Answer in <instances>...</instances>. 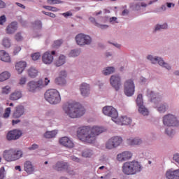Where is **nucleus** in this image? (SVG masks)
<instances>
[{"mask_svg":"<svg viewBox=\"0 0 179 179\" xmlns=\"http://www.w3.org/2000/svg\"><path fill=\"white\" fill-rule=\"evenodd\" d=\"M147 96L150 98L151 101L155 103V104L157 103H159L160 101V97H159L158 94H155L153 91H151L150 90H148L147 91Z\"/></svg>","mask_w":179,"mask_h":179,"instance_id":"nucleus-26","label":"nucleus"},{"mask_svg":"<svg viewBox=\"0 0 179 179\" xmlns=\"http://www.w3.org/2000/svg\"><path fill=\"white\" fill-rule=\"evenodd\" d=\"M122 172L126 176H133L142 170L141 164L136 161L125 162L122 166Z\"/></svg>","mask_w":179,"mask_h":179,"instance_id":"nucleus-3","label":"nucleus"},{"mask_svg":"<svg viewBox=\"0 0 179 179\" xmlns=\"http://www.w3.org/2000/svg\"><path fill=\"white\" fill-rule=\"evenodd\" d=\"M136 103L140 114H142V115H149V110L143 106V96L142 94H140L138 95Z\"/></svg>","mask_w":179,"mask_h":179,"instance_id":"nucleus-11","label":"nucleus"},{"mask_svg":"<svg viewBox=\"0 0 179 179\" xmlns=\"http://www.w3.org/2000/svg\"><path fill=\"white\" fill-rule=\"evenodd\" d=\"M90 21L94 24L96 27H99L102 30H104V29H108V25L107 24H100L97 22H96V19L93 17H90Z\"/></svg>","mask_w":179,"mask_h":179,"instance_id":"nucleus-31","label":"nucleus"},{"mask_svg":"<svg viewBox=\"0 0 179 179\" xmlns=\"http://www.w3.org/2000/svg\"><path fill=\"white\" fill-rule=\"evenodd\" d=\"M5 178V168L1 167L0 169V179H3Z\"/></svg>","mask_w":179,"mask_h":179,"instance_id":"nucleus-52","label":"nucleus"},{"mask_svg":"<svg viewBox=\"0 0 179 179\" xmlns=\"http://www.w3.org/2000/svg\"><path fill=\"white\" fill-rule=\"evenodd\" d=\"M52 55H55V50L52 51L51 52H45L42 57L43 63L45 64L46 65H50V64H52V61H54V56Z\"/></svg>","mask_w":179,"mask_h":179,"instance_id":"nucleus-15","label":"nucleus"},{"mask_svg":"<svg viewBox=\"0 0 179 179\" xmlns=\"http://www.w3.org/2000/svg\"><path fill=\"white\" fill-rule=\"evenodd\" d=\"M131 157L132 153L129 152V151H124L117 155V159L118 162H125L127 160H129V159H131Z\"/></svg>","mask_w":179,"mask_h":179,"instance_id":"nucleus-20","label":"nucleus"},{"mask_svg":"<svg viewBox=\"0 0 179 179\" xmlns=\"http://www.w3.org/2000/svg\"><path fill=\"white\" fill-rule=\"evenodd\" d=\"M10 90H12V89L8 85H6L2 88L1 93L2 94H9Z\"/></svg>","mask_w":179,"mask_h":179,"instance_id":"nucleus-41","label":"nucleus"},{"mask_svg":"<svg viewBox=\"0 0 179 179\" xmlns=\"http://www.w3.org/2000/svg\"><path fill=\"white\" fill-rule=\"evenodd\" d=\"M76 41L78 45H86L92 43V38L83 34H78L76 36Z\"/></svg>","mask_w":179,"mask_h":179,"instance_id":"nucleus-10","label":"nucleus"},{"mask_svg":"<svg viewBox=\"0 0 179 179\" xmlns=\"http://www.w3.org/2000/svg\"><path fill=\"white\" fill-rule=\"evenodd\" d=\"M115 71L114 67H108L106 69L103 71V75H111V73H113V72Z\"/></svg>","mask_w":179,"mask_h":179,"instance_id":"nucleus-39","label":"nucleus"},{"mask_svg":"<svg viewBox=\"0 0 179 179\" xmlns=\"http://www.w3.org/2000/svg\"><path fill=\"white\" fill-rule=\"evenodd\" d=\"M16 5H17V6H19L20 8H22V9H24L26 8V6H24L23 4L20 3H16Z\"/></svg>","mask_w":179,"mask_h":179,"instance_id":"nucleus-63","label":"nucleus"},{"mask_svg":"<svg viewBox=\"0 0 179 179\" xmlns=\"http://www.w3.org/2000/svg\"><path fill=\"white\" fill-rule=\"evenodd\" d=\"M109 21L110 23H114V22H115V23H118V22H117V17H110Z\"/></svg>","mask_w":179,"mask_h":179,"instance_id":"nucleus-58","label":"nucleus"},{"mask_svg":"<svg viewBox=\"0 0 179 179\" xmlns=\"http://www.w3.org/2000/svg\"><path fill=\"white\" fill-rule=\"evenodd\" d=\"M57 134H58V131H57V130H53L51 131H46L44 134V136L47 139H51V138H55V136H57Z\"/></svg>","mask_w":179,"mask_h":179,"instance_id":"nucleus-34","label":"nucleus"},{"mask_svg":"<svg viewBox=\"0 0 179 179\" xmlns=\"http://www.w3.org/2000/svg\"><path fill=\"white\" fill-rule=\"evenodd\" d=\"M15 39L16 41H22V40H23V36H22L20 33H17L15 36Z\"/></svg>","mask_w":179,"mask_h":179,"instance_id":"nucleus-50","label":"nucleus"},{"mask_svg":"<svg viewBox=\"0 0 179 179\" xmlns=\"http://www.w3.org/2000/svg\"><path fill=\"white\" fill-rule=\"evenodd\" d=\"M43 80H39L38 81H30L27 83V89L29 92L34 93L37 89H43Z\"/></svg>","mask_w":179,"mask_h":179,"instance_id":"nucleus-13","label":"nucleus"},{"mask_svg":"<svg viewBox=\"0 0 179 179\" xmlns=\"http://www.w3.org/2000/svg\"><path fill=\"white\" fill-rule=\"evenodd\" d=\"M134 93H135L134 80H128L124 83V94L128 97H131V96H134Z\"/></svg>","mask_w":179,"mask_h":179,"instance_id":"nucleus-9","label":"nucleus"},{"mask_svg":"<svg viewBox=\"0 0 179 179\" xmlns=\"http://www.w3.org/2000/svg\"><path fill=\"white\" fill-rule=\"evenodd\" d=\"M142 142H143L142 139L139 138V137L127 139V143L129 145H131V146H135L136 145H141Z\"/></svg>","mask_w":179,"mask_h":179,"instance_id":"nucleus-30","label":"nucleus"},{"mask_svg":"<svg viewBox=\"0 0 179 179\" xmlns=\"http://www.w3.org/2000/svg\"><path fill=\"white\" fill-rule=\"evenodd\" d=\"M22 136V131L20 130L15 129L10 131L6 136L8 141H16Z\"/></svg>","mask_w":179,"mask_h":179,"instance_id":"nucleus-16","label":"nucleus"},{"mask_svg":"<svg viewBox=\"0 0 179 179\" xmlns=\"http://www.w3.org/2000/svg\"><path fill=\"white\" fill-rule=\"evenodd\" d=\"M10 111H11L10 108H6L5 112L3 115V118H9V115H10Z\"/></svg>","mask_w":179,"mask_h":179,"instance_id":"nucleus-44","label":"nucleus"},{"mask_svg":"<svg viewBox=\"0 0 179 179\" xmlns=\"http://www.w3.org/2000/svg\"><path fill=\"white\" fill-rule=\"evenodd\" d=\"M29 150H36V149H38V145L33 144L31 147L28 148Z\"/></svg>","mask_w":179,"mask_h":179,"instance_id":"nucleus-56","label":"nucleus"},{"mask_svg":"<svg viewBox=\"0 0 179 179\" xmlns=\"http://www.w3.org/2000/svg\"><path fill=\"white\" fill-rule=\"evenodd\" d=\"M80 92L83 97H87L90 94V85L87 83H82L80 86Z\"/></svg>","mask_w":179,"mask_h":179,"instance_id":"nucleus-18","label":"nucleus"},{"mask_svg":"<svg viewBox=\"0 0 179 179\" xmlns=\"http://www.w3.org/2000/svg\"><path fill=\"white\" fill-rule=\"evenodd\" d=\"M45 99L50 104H58L61 103V95L59 92L55 89H50L45 93Z\"/></svg>","mask_w":179,"mask_h":179,"instance_id":"nucleus-5","label":"nucleus"},{"mask_svg":"<svg viewBox=\"0 0 179 179\" xmlns=\"http://www.w3.org/2000/svg\"><path fill=\"white\" fill-rule=\"evenodd\" d=\"M41 57V55H40V52H36L31 55V58L33 61H37V59H40Z\"/></svg>","mask_w":179,"mask_h":179,"instance_id":"nucleus-46","label":"nucleus"},{"mask_svg":"<svg viewBox=\"0 0 179 179\" xmlns=\"http://www.w3.org/2000/svg\"><path fill=\"white\" fill-rule=\"evenodd\" d=\"M166 177L168 179H179V169L175 171H167Z\"/></svg>","mask_w":179,"mask_h":179,"instance_id":"nucleus-25","label":"nucleus"},{"mask_svg":"<svg viewBox=\"0 0 179 179\" xmlns=\"http://www.w3.org/2000/svg\"><path fill=\"white\" fill-rule=\"evenodd\" d=\"M43 13L46 15V16H50V17H55V14L52 13L43 11Z\"/></svg>","mask_w":179,"mask_h":179,"instance_id":"nucleus-55","label":"nucleus"},{"mask_svg":"<svg viewBox=\"0 0 179 179\" xmlns=\"http://www.w3.org/2000/svg\"><path fill=\"white\" fill-rule=\"evenodd\" d=\"M17 30V22H11L10 24H9L7 27L6 31L8 34H13L15 31Z\"/></svg>","mask_w":179,"mask_h":179,"instance_id":"nucleus-28","label":"nucleus"},{"mask_svg":"<svg viewBox=\"0 0 179 179\" xmlns=\"http://www.w3.org/2000/svg\"><path fill=\"white\" fill-rule=\"evenodd\" d=\"M165 133L168 136H172V135H174V131L172 130L171 127H168L165 130Z\"/></svg>","mask_w":179,"mask_h":179,"instance_id":"nucleus-45","label":"nucleus"},{"mask_svg":"<svg viewBox=\"0 0 179 179\" xmlns=\"http://www.w3.org/2000/svg\"><path fill=\"white\" fill-rule=\"evenodd\" d=\"M122 143V138L120 136H113L110 138L106 143V148L108 150L118 148Z\"/></svg>","mask_w":179,"mask_h":179,"instance_id":"nucleus-7","label":"nucleus"},{"mask_svg":"<svg viewBox=\"0 0 179 179\" xmlns=\"http://www.w3.org/2000/svg\"><path fill=\"white\" fill-rule=\"evenodd\" d=\"M103 113L105 115L108 117H111L112 121H115L117 117H118V112L113 106H105L103 108Z\"/></svg>","mask_w":179,"mask_h":179,"instance_id":"nucleus-12","label":"nucleus"},{"mask_svg":"<svg viewBox=\"0 0 179 179\" xmlns=\"http://www.w3.org/2000/svg\"><path fill=\"white\" fill-rule=\"evenodd\" d=\"M26 82H27V78H26L25 76H22L20 78L19 80V85H26Z\"/></svg>","mask_w":179,"mask_h":179,"instance_id":"nucleus-48","label":"nucleus"},{"mask_svg":"<svg viewBox=\"0 0 179 179\" xmlns=\"http://www.w3.org/2000/svg\"><path fill=\"white\" fill-rule=\"evenodd\" d=\"M43 8H44V9H47V10H51L52 6H44Z\"/></svg>","mask_w":179,"mask_h":179,"instance_id":"nucleus-64","label":"nucleus"},{"mask_svg":"<svg viewBox=\"0 0 179 179\" xmlns=\"http://www.w3.org/2000/svg\"><path fill=\"white\" fill-rule=\"evenodd\" d=\"M65 78H66V71H62L59 73V77L55 80L56 85H65V83H66Z\"/></svg>","mask_w":179,"mask_h":179,"instance_id":"nucleus-23","label":"nucleus"},{"mask_svg":"<svg viewBox=\"0 0 179 179\" xmlns=\"http://www.w3.org/2000/svg\"><path fill=\"white\" fill-rule=\"evenodd\" d=\"M60 145L62 146H65V148H72L74 146L73 142L71 141V139L66 136L62 137L59 139Z\"/></svg>","mask_w":179,"mask_h":179,"instance_id":"nucleus-22","label":"nucleus"},{"mask_svg":"<svg viewBox=\"0 0 179 179\" xmlns=\"http://www.w3.org/2000/svg\"><path fill=\"white\" fill-rule=\"evenodd\" d=\"M28 75L30 78H36L38 75V70L36 68L31 67L28 69Z\"/></svg>","mask_w":179,"mask_h":179,"instance_id":"nucleus-33","label":"nucleus"},{"mask_svg":"<svg viewBox=\"0 0 179 179\" xmlns=\"http://www.w3.org/2000/svg\"><path fill=\"white\" fill-rule=\"evenodd\" d=\"M104 132V128L98 126L90 127L85 126L80 128L77 131V136L82 142L86 143H94L96 141V138Z\"/></svg>","mask_w":179,"mask_h":179,"instance_id":"nucleus-1","label":"nucleus"},{"mask_svg":"<svg viewBox=\"0 0 179 179\" xmlns=\"http://www.w3.org/2000/svg\"><path fill=\"white\" fill-rule=\"evenodd\" d=\"M47 3L49 5H57V3H61V1H58V0H47Z\"/></svg>","mask_w":179,"mask_h":179,"instance_id":"nucleus-49","label":"nucleus"},{"mask_svg":"<svg viewBox=\"0 0 179 179\" xmlns=\"http://www.w3.org/2000/svg\"><path fill=\"white\" fill-rule=\"evenodd\" d=\"M10 78V73L8 71H4L0 74V82H5Z\"/></svg>","mask_w":179,"mask_h":179,"instance_id":"nucleus-35","label":"nucleus"},{"mask_svg":"<svg viewBox=\"0 0 179 179\" xmlns=\"http://www.w3.org/2000/svg\"><path fill=\"white\" fill-rule=\"evenodd\" d=\"M114 122L118 125H129V124L132 122V120L127 116L121 117H117V118L115 119Z\"/></svg>","mask_w":179,"mask_h":179,"instance_id":"nucleus-19","label":"nucleus"},{"mask_svg":"<svg viewBox=\"0 0 179 179\" xmlns=\"http://www.w3.org/2000/svg\"><path fill=\"white\" fill-rule=\"evenodd\" d=\"M63 110L70 118H79L85 113V108L78 102L71 101L64 104Z\"/></svg>","mask_w":179,"mask_h":179,"instance_id":"nucleus-2","label":"nucleus"},{"mask_svg":"<svg viewBox=\"0 0 179 179\" xmlns=\"http://www.w3.org/2000/svg\"><path fill=\"white\" fill-rule=\"evenodd\" d=\"M6 22V17L5 15H2L0 17V24H3Z\"/></svg>","mask_w":179,"mask_h":179,"instance_id":"nucleus-57","label":"nucleus"},{"mask_svg":"<svg viewBox=\"0 0 179 179\" xmlns=\"http://www.w3.org/2000/svg\"><path fill=\"white\" fill-rule=\"evenodd\" d=\"M22 115H24V106H17L13 113V118H20Z\"/></svg>","mask_w":179,"mask_h":179,"instance_id":"nucleus-21","label":"nucleus"},{"mask_svg":"<svg viewBox=\"0 0 179 179\" xmlns=\"http://www.w3.org/2000/svg\"><path fill=\"white\" fill-rule=\"evenodd\" d=\"M63 16H64V17H68V16H72V13L69 12L64 13Z\"/></svg>","mask_w":179,"mask_h":179,"instance_id":"nucleus-60","label":"nucleus"},{"mask_svg":"<svg viewBox=\"0 0 179 179\" xmlns=\"http://www.w3.org/2000/svg\"><path fill=\"white\" fill-rule=\"evenodd\" d=\"M147 58L148 59L151 61L152 64L158 63L159 65H160L161 66H164V68H166V69H168V71H170V69H171V67L169 64H167V63L164 62V61L160 57H153V56L152 55H148Z\"/></svg>","mask_w":179,"mask_h":179,"instance_id":"nucleus-14","label":"nucleus"},{"mask_svg":"<svg viewBox=\"0 0 179 179\" xmlns=\"http://www.w3.org/2000/svg\"><path fill=\"white\" fill-rule=\"evenodd\" d=\"M66 57L64 55H60L59 59L55 62L56 66H62L65 64Z\"/></svg>","mask_w":179,"mask_h":179,"instance_id":"nucleus-36","label":"nucleus"},{"mask_svg":"<svg viewBox=\"0 0 179 179\" xmlns=\"http://www.w3.org/2000/svg\"><path fill=\"white\" fill-rule=\"evenodd\" d=\"M20 122V120H13L12 124L13 125H16V124H19Z\"/></svg>","mask_w":179,"mask_h":179,"instance_id":"nucleus-62","label":"nucleus"},{"mask_svg":"<svg viewBox=\"0 0 179 179\" xmlns=\"http://www.w3.org/2000/svg\"><path fill=\"white\" fill-rule=\"evenodd\" d=\"M24 170L27 174H33L34 173V166L31 162L27 161L24 164Z\"/></svg>","mask_w":179,"mask_h":179,"instance_id":"nucleus-27","label":"nucleus"},{"mask_svg":"<svg viewBox=\"0 0 179 179\" xmlns=\"http://www.w3.org/2000/svg\"><path fill=\"white\" fill-rule=\"evenodd\" d=\"M80 54V50H73L69 53V57H78Z\"/></svg>","mask_w":179,"mask_h":179,"instance_id":"nucleus-43","label":"nucleus"},{"mask_svg":"<svg viewBox=\"0 0 179 179\" xmlns=\"http://www.w3.org/2000/svg\"><path fill=\"white\" fill-rule=\"evenodd\" d=\"M33 29L36 30H40L43 27V24H41V21L37 20L32 23Z\"/></svg>","mask_w":179,"mask_h":179,"instance_id":"nucleus-38","label":"nucleus"},{"mask_svg":"<svg viewBox=\"0 0 179 179\" xmlns=\"http://www.w3.org/2000/svg\"><path fill=\"white\" fill-rule=\"evenodd\" d=\"M162 29H167V24H164L162 25L157 24L155 27V31L157 30H162Z\"/></svg>","mask_w":179,"mask_h":179,"instance_id":"nucleus-47","label":"nucleus"},{"mask_svg":"<svg viewBox=\"0 0 179 179\" xmlns=\"http://www.w3.org/2000/svg\"><path fill=\"white\" fill-rule=\"evenodd\" d=\"M21 50H22V48H20V46H16L14 48V51H13L14 55H17V54H19V52H20Z\"/></svg>","mask_w":179,"mask_h":179,"instance_id":"nucleus-53","label":"nucleus"},{"mask_svg":"<svg viewBox=\"0 0 179 179\" xmlns=\"http://www.w3.org/2000/svg\"><path fill=\"white\" fill-rule=\"evenodd\" d=\"M110 85L118 92L121 87V78L118 76H112L110 79Z\"/></svg>","mask_w":179,"mask_h":179,"instance_id":"nucleus-17","label":"nucleus"},{"mask_svg":"<svg viewBox=\"0 0 179 179\" xmlns=\"http://www.w3.org/2000/svg\"><path fill=\"white\" fill-rule=\"evenodd\" d=\"M167 110V106L165 104H161L159 106L157 107V110L159 113H166Z\"/></svg>","mask_w":179,"mask_h":179,"instance_id":"nucleus-42","label":"nucleus"},{"mask_svg":"<svg viewBox=\"0 0 179 179\" xmlns=\"http://www.w3.org/2000/svg\"><path fill=\"white\" fill-rule=\"evenodd\" d=\"M0 61L3 62H10V56L9 53L6 52L5 50H0Z\"/></svg>","mask_w":179,"mask_h":179,"instance_id":"nucleus-29","label":"nucleus"},{"mask_svg":"<svg viewBox=\"0 0 179 179\" xmlns=\"http://www.w3.org/2000/svg\"><path fill=\"white\" fill-rule=\"evenodd\" d=\"M48 83H50V78H45L44 82H43V87H45V86H48Z\"/></svg>","mask_w":179,"mask_h":179,"instance_id":"nucleus-54","label":"nucleus"},{"mask_svg":"<svg viewBox=\"0 0 179 179\" xmlns=\"http://www.w3.org/2000/svg\"><path fill=\"white\" fill-rule=\"evenodd\" d=\"M3 8H5V2L0 0V9H2Z\"/></svg>","mask_w":179,"mask_h":179,"instance_id":"nucleus-61","label":"nucleus"},{"mask_svg":"<svg viewBox=\"0 0 179 179\" xmlns=\"http://www.w3.org/2000/svg\"><path fill=\"white\" fill-rule=\"evenodd\" d=\"M93 155H94L93 150H89V149L84 150L82 153V156L83 157H92Z\"/></svg>","mask_w":179,"mask_h":179,"instance_id":"nucleus-37","label":"nucleus"},{"mask_svg":"<svg viewBox=\"0 0 179 179\" xmlns=\"http://www.w3.org/2000/svg\"><path fill=\"white\" fill-rule=\"evenodd\" d=\"M2 44L3 47H6V48H9V47H10V40L8 38H4L3 39Z\"/></svg>","mask_w":179,"mask_h":179,"instance_id":"nucleus-40","label":"nucleus"},{"mask_svg":"<svg viewBox=\"0 0 179 179\" xmlns=\"http://www.w3.org/2000/svg\"><path fill=\"white\" fill-rule=\"evenodd\" d=\"M62 44V40H57L55 41L53 43V47L54 48H57V47H59Z\"/></svg>","mask_w":179,"mask_h":179,"instance_id":"nucleus-51","label":"nucleus"},{"mask_svg":"<svg viewBox=\"0 0 179 179\" xmlns=\"http://www.w3.org/2000/svg\"><path fill=\"white\" fill-rule=\"evenodd\" d=\"M73 162H76L77 163H79L80 162V159L76 157H72Z\"/></svg>","mask_w":179,"mask_h":179,"instance_id":"nucleus-59","label":"nucleus"},{"mask_svg":"<svg viewBox=\"0 0 179 179\" xmlns=\"http://www.w3.org/2000/svg\"><path fill=\"white\" fill-rule=\"evenodd\" d=\"M26 66H27V64L24 61L17 62L15 64V69L17 73H19V75H20V73H23V71L26 69Z\"/></svg>","mask_w":179,"mask_h":179,"instance_id":"nucleus-24","label":"nucleus"},{"mask_svg":"<svg viewBox=\"0 0 179 179\" xmlns=\"http://www.w3.org/2000/svg\"><path fill=\"white\" fill-rule=\"evenodd\" d=\"M3 156L6 162H16V160H19V159L23 157V152L12 148L5 150L3 153Z\"/></svg>","mask_w":179,"mask_h":179,"instance_id":"nucleus-4","label":"nucleus"},{"mask_svg":"<svg viewBox=\"0 0 179 179\" xmlns=\"http://www.w3.org/2000/svg\"><path fill=\"white\" fill-rule=\"evenodd\" d=\"M163 124L166 127H178L179 122L174 115L168 114L164 116Z\"/></svg>","mask_w":179,"mask_h":179,"instance_id":"nucleus-6","label":"nucleus"},{"mask_svg":"<svg viewBox=\"0 0 179 179\" xmlns=\"http://www.w3.org/2000/svg\"><path fill=\"white\" fill-rule=\"evenodd\" d=\"M53 169L57 171H62V170H66V171L70 176H75V171L73 170H71L69 165H68V164L64 162H57L56 164L53 166Z\"/></svg>","mask_w":179,"mask_h":179,"instance_id":"nucleus-8","label":"nucleus"},{"mask_svg":"<svg viewBox=\"0 0 179 179\" xmlns=\"http://www.w3.org/2000/svg\"><path fill=\"white\" fill-rule=\"evenodd\" d=\"M22 98V92L20 91H15L10 95V100L15 101Z\"/></svg>","mask_w":179,"mask_h":179,"instance_id":"nucleus-32","label":"nucleus"}]
</instances>
